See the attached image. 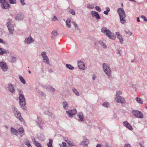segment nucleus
<instances>
[{"label":"nucleus","instance_id":"nucleus-12","mask_svg":"<svg viewBox=\"0 0 147 147\" xmlns=\"http://www.w3.org/2000/svg\"><path fill=\"white\" fill-rule=\"evenodd\" d=\"M24 15L21 12H20L17 14L15 17V19L17 21L20 20H22L24 19Z\"/></svg>","mask_w":147,"mask_h":147},{"label":"nucleus","instance_id":"nucleus-8","mask_svg":"<svg viewBox=\"0 0 147 147\" xmlns=\"http://www.w3.org/2000/svg\"><path fill=\"white\" fill-rule=\"evenodd\" d=\"M13 53V52H9V51L0 47V55L6 54V55L9 54L10 55H12Z\"/></svg>","mask_w":147,"mask_h":147},{"label":"nucleus","instance_id":"nucleus-5","mask_svg":"<svg viewBox=\"0 0 147 147\" xmlns=\"http://www.w3.org/2000/svg\"><path fill=\"white\" fill-rule=\"evenodd\" d=\"M13 111L15 116L21 121H23L24 119L22 117L21 113L14 106L12 107Z\"/></svg>","mask_w":147,"mask_h":147},{"label":"nucleus","instance_id":"nucleus-6","mask_svg":"<svg viewBox=\"0 0 147 147\" xmlns=\"http://www.w3.org/2000/svg\"><path fill=\"white\" fill-rule=\"evenodd\" d=\"M0 4L1 7L3 9H7L10 7L9 4L5 0H0Z\"/></svg>","mask_w":147,"mask_h":147},{"label":"nucleus","instance_id":"nucleus-20","mask_svg":"<svg viewBox=\"0 0 147 147\" xmlns=\"http://www.w3.org/2000/svg\"><path fill=\"white\" fill-rule=\"evenodd\" d=\"M9 31L10 34H12L14 32V28L13 25H10L7 27Z\"/></svg>","mask_w":147,"mask_h":147},{"label":"nucleus","instance_id":"nucleus-42","mask_svg":"<svg viewBox=\"0 0 147 147\" xmlns=\"http://www.w3.org/2000/svg\"><path fill=\"white\" fill-rule=\"evenodd\" d=\"M9 3L11 4H14L16 3V0H9Z\"/></svg>","mask_w":147,"mask_h":147},{"label":"nucleus","instance_id":"nucleus-44","mask_svg":"<svg viewBox=\"0 0 147 147\" xmlns=\"http://www.w3.org/2000/svg\"><path fill=\"white\" fill-rule=\"evenodd\" d=\"M51 34L54 36H55L57 35V32L56 30H54L52 32Z\"/></svg>","mask_w":147,"mask_h":147},{"label":"nucleus","instance_id":"nucleus-22","mask_svg":"<svg viewBox=\"0 0 147 147\" xmlns=\"http://www.w3.org/2000/svg\"><path fill=\"white\" fill-rule=\"evenodd\" d=\"M62 105L63 106V108L65 110H67L68 109L69 105L67 102L65 101L63 102L62 103Z\"/></svg>","mask_w":147,"mask_h":147},{"label":"nucleus","instance_id":"nucleus-15","mask_svg":"<svg viewBox=\"0 0 147 147\" xmlns=\"http://www.w3.org/2000/svg\"><path fill=\"white\" fill-rule=\"evenodd\" d=\"M34 41L33 38L30 36L26 38L25 40V42L27 44H30Z\"/></svg>","mask_w":147,"mask_h":147},{"label":"nucleus","instance_id":"nucleus-63","mask_svg":"<svg viewBox=\"0 0 147 147\" xmlns=\"http://www.w3.org/2000/svg\"><path fill=\"white\" fill-rule=\"evenodd\" d=\"M136 19H137V21L138 22H140V19L139 17H137Z\"/></svg>","mask_w":147,"mask_h":147},{"label":"nucleus","instance_id":"nucleus-17","mask_svg":"<svg viewBox=\"0 0 147 147\" xmlns=\"http://www.w3.org/2000/svg\"><path fill=\"white\" fill-rule=\"evenodd\" d=\"M8 90L11 93H13L15 91V89L13 85L11 84H9L8 85Z\"/></svg>","mask_w":147,"mask_h":147},{"label":"nucleus","instance_id":"nucleus-28","mask_svg":"<svg viewBox=\"0 0 147 147\" xmlns=\"http://www.w3.org/2000/svg\"><path fill=\"white\" fill-rule=\"evenodd\" d=\"M65 66L66 67L69 69L71 70H73L74 69V68L70 64H66L65 65Z\"/></svg>","mask_w":147,"mask_h":147},{"label":"nucleus","instance_id":"nucleus-43","mask_svg":"<svg viewBox=\"0 0 147 147\" xmlns=\"http://www.w3.org/2000/svg\"><path fill=\"white\" fill-rule=\"evenodd\" d=\"M0 43H2L4 45H7V43L5 41H3V40L0 38Z\"/></svg>","mask_w":147,"mask_h":147},{"label":"nucleus","instance_id":"nucleus-49","mask_svg":"<svg viewBox=\"0 0 147 147\" xmlns=\"http://www.w3.org/2000/svg\"><path fill=\"white\" fill-rule=\"evenodd\" d=\"M125 32L126 34H128L129 35H131L132 34V32H130L129 30L128 31L125 30Z\"/></svg>","mask_w":147,"mask_h":147},{"label":"nucleus","instance_id":"nucleus-60","mask_svg":"<svg viewBox=\"0 0 147 147\" xmlns=\"http://www.w3.org/2000/svg\"><path fill=\"white\" fill-rule=\"evenodd\" d=\"M62 144H63V145H62V146L63 147H66V143L65 142H62Z\"/></svg>","mask_w":147,"mask_h":147},{"label":"nucleus","instance_id":"nucleus-50","mask_svg":"<svg viewBox=\"0 0 147 147\" xmlns=\"http://www.w3.org/2000/svg\"><path fill=\"white\" fill-rule=\"evenodd\" d=\"M71 20V19H67L66 21V24H69Z\"/></svg>","mask_w":147,"mask_h":147},{"label":"nucleus","instance_id":"nucleus-26","mask_svg":"<svg viewBox=\"0 0 147 147\" xmlns=\"http://www.w3.org/2000/svg\"><path fill=\"white\" fill-rule=\"evenodd\" d=\"M98 43L103 48L105 49L107 48V46L104 43L103 41L100 40L98 41Z\"/></svg>","mask_w":147,"mask_h":147},{"label":"nucleus","instance_id":"nucleus-64","mask_svg":"<svg viewBox=\"0 0 147 147\" xmlns=\"http://www.w3.org/2000/svg\"><path fill=\"white\" fill-rule=\"evenodd\" d=\"M96 147H101L100 144H98L96 146Z\"/></svg>","mask_w":147,"mask_h":147},{"label":"nucleus","instance_id":"nucleus-61","mask_svg":"<svg viewBox=\"0 0 147 147\" xmlns=\"http://www.w3.org/2000/svg\"><path fill=\"white\" fill-rule=\"evenodd\" d=\"M116 35L117 36H119L121 34L119 33V32H116L115 33Z\"/></svg>","mask_w":147,"mask_h":147},{"label":"nucleus","instance_id":"nucleus-2","mask_svg":"<svg viewBox=\"0 0 147 147\" xmlns=\"http://www.w3.org/2000/svg\"><path fill=\"white\" fill-rule=\"evenodd\" d=\"M117 11L119 16L120 22L122 24H124L126 22L125 18L126 16L123 9L120 8L118 9Z\"/></svg>","mask_w":147,"mask_h":147},{"label":"nucleus","instance_id":"nucleus-41","mask_svg":"<svg viewBox=\"0 0 147 147\" xmlns=\"http://www.w3.org/2000/svg\"><path fill=\"white\" fill-rule=\"evenodd\" d=\"M11 61L12 62H14L16 61V57H13L11 56Z\"/></svg>","mask_w":147,"mask_h":147},{"label":"nucleus","instance_id":"nucleus-33","mask_svg":"<svg viewBox=\"0 0 147 147\" xmlns=\"http://www.w3.org/2000/svg\"><path fill=\"white\" fill-rule=\"evenodd\" d=\"M136 100L140 104H142L143 103L142 100L140 98L136 97Z\"/></svg>","mask_w":147,"mask_h":147},{"label":"nucleus","instance_id":"nucleus-47","mask_svg":"<svg viewBox=\"0 0 147 147\" xmlns=\"http://www.w3.org/2000/svg\"><path fill=\"white\" fill-rule=\"evenodd\" d=\"M87 7L88 8L90 9H93L94 8L93 6L90 4H88Z\"/></svg>","mask_w":147,"mask_h":147},{"label":"nucleus","instance_id":"nucleus-7","mask_svg":"<svg viewBox=\"0 0 147 147\" xmlns=\"http://www.w3.org/2000/svg\"><path fill=\"white\" fill-rule=\"evenodd\" d=\"M134 115L136 117L142 118L143 117V113L138 110H134L132 111Z\"/></svg>","mask_w":147,"mask_h":147},{"label":"nucleus","instance_id":"nucleus-53","mask_svg":"<svg viewBox=\"0 0 147 147\" xmlns=\"http://www.w3.org/2000/svg\"><path fill=\"white\" fill-rule=\"evenodd\" d=\"M141 18L143 19L144 21L147 22V19H146L144 16H141Z\"/></svg>","mask_w":147,"mask_h":147},{"label":"nucleus","instance_id":"nucleus-32","mask_svg":"<svg viewBox=\"0 0 147 147\" xmlns=\"http://www.w3.org/2000/svg\"><path fill=\"white\" fill-rule=\"evenodd\" d=\"M73 92L77 96H78L79 95V93L78 92L77 90L75 88H73L72 89Z\"/></svg>","mask_w":147,"mask_h":147},{"label":"nucleus","instance_id":"nucleus-59","mask_svg":"<svg viewBox=\"0 0 147 147\" xmlns=\"http://www.w3.org/2000/svg\"><path fill=\"white\" fill-rule=\"evenodd\" d=\"M40 55H46V53L45 51L41 53Z\"/></svg>","mask_w":147,"mask_h":147},{"label":"nucleus","instance_id":"nucleus-52","mask_svg":"<svg viewBox=\"0 0 147 147\" xmlns=\"http://www.w3.org/2000/svg\"><path fill=\"white\" fill-rule=\"evenodd\" d=\"M35 145L36 147H42L40 144L38 142Z\"/></svg>","mask_w":147,"mask_h":147},{"label":"nucleus","instance_id":"nucleus-46","mask_svg":"<svg viewBox=\"0 0 147 147\" xmlns=\"http://www.w3.org/2000/svg\"><path fill=\"white\" fill-rule=\"evenodd\" d=\"M96 9L98 11L100 12L101 11V9L100 7L98 6H96L95 7Z\"/></svg>","mask_w":147,"mask_h":147},{"label":"nucleus","instance_id":"nucleus-56","mask_svg":"<svg viewBox=\"0 0 147 147\" xmlns=\"http://www.w3.org/2000/svg\"><path fill=\"white\" fill-rule=\"evenodd\" d=\"M125 147H131V146L129 144H126L124 145Z\"/></svg>","mask_w":147,"mask_h":147},{"label":"nucleus","instance_id":"nucleus-13","mask_svg":"<svg viewBox=\"0 0 147 147\" xmlns=\"http://www.w3.org/2000/svg\"><path fill=\"white\" fill-rule=\"evenodd\" d=\"M78 67L80 69L84 70L85 69V65L82 61H78Z\"/></svg>","mask_w":147,"mask_h":147},{"label":"nucleus","instance_id":"nucleus-14","mask_svg":"<svg viewBox=\"0 0 147 147\" xmlns=\"http://www.w3.org/2000/svg\"><path fill=\"white\" fill-rule=\"evenodd\" d=\"M117 99L116 102L118 103H120L121 104H125V98L121 96H120L117 98H115Z\"/></svg>","mask_w":147,"mask_h":147},{"label":"nucleus","instance_id":"nucleus-21","mask_svg":"<svg viewBox=\"0 0 147 147\" xmlns=\"http://www.w3.org/2000/svg\"><path fill=\"white\" fill-rule=\"evenodd\" d=\"M11 132L12 134L16 136L18 135V133L16 129L13 127H11Z\"/></svg>","mask_w":147,"mask_h":147},{"label":"nucleus","instance_id":"nucleus-18","mask_svg":"<svg viewBox=\"0 0 147 147\" xmlns=\"http://www.w3.org/2000/svg\"><path fill=\"white\" fill-rule=\"evenodd\" d=\"M78 116L79 118L78 119V121H84L85 120L84 119L83 117V115L82 113L81 112L79 113V114L78 115Z\"/></svg>","mask_w":147,"mask_h":147},{"label":"nucleus","instance_id":"nucleus-9","mask_svg":"<svg viewBox=\"0 0 147 147\" xmlns=\"http://www.w3.org/2000/svg\"><path fill=\"white\" fill-rule=\"evenodd\" d=\"M0 66L2 70L4 72L7 71L8 69V66L6 63L3 61L0 62Z\"/></svg>","mask_w":147,"mask_h":147},{"label":"nucleus","instance_id":"nucleus-11","mask_svg":"<svg viewBox=\"0 0 147 147\" xmlns=\"http://www.w3.org/2000/svg\"><path fill=\"white\" fill-rule=\"evenodd\" d=\"M76 109L68 110L66 111V113L68 115V116L70 117H72L76 113Z\"/></svg>","mask_w":147,"mask_h":147},{"label":"nucleus","instance_id":"nucleus-62","mask_svg":"<svg viewBox=\"0 0 147 147\" xmlns=\"http://www.w3.org/2000/svg\"><path fill=\"white\" fill-rule=\"evenodd\" d=\"M63 139H64L65 141L66 142V141L69 140L67 138H66L65 137H63Z\"/></svg>","mask_w":147,"mask_h":147},{"label":"nucleus","instance_id":"nucleus-36","mask_svg":"<svg viewBox=\"0 0 147 147\" xmlns=\"http://www.w3.org/2000/svg\"><path fill=\"white\" fill-rule=\"evenodd\" d=\"M109 105V103L107 102H104L102 104L103 106L106 107H108Z\"/></svg>","mask_w":147,"mask_h":147},{"label":"nucleus","instance_id":"nucleus-29","mask_svg":"<svg viewBox=\"0 0 147 147\" xmlns=\"http://www.w3.org/2000/svg\"><path fill=\"white\" fill-rule=\"evenodd\" d=\"M106 10L105 11H104V13L106 15H107L108 14V13L110 11V8L108 7H106L105 8Z\"/></svg>","mask_w":147,"mask_h":147},{"label":"nucleus","instance_id":"nucleus-48","mask_svg":"<svg viewBox=\"0 0 147 147\" xmlns=\"http://www.w3.org/2000/svg\"><path fill=\"white\" fill-rule=\"evenodd\" d=\"M72 23L74 25V27L76 28H77L78 30H79V29L78 28V25L76 23L74 22H72Z\"/></svg>","mask_w":147,"mask_h":147},{"label":"nucleus","instance_id":"nucleus-25","mask_svg":"<svg viewBox=\"0 0 147 147\" xmlns=\"http://www.w3.org/2000/svg\"><path fill=\"white\" fill-rule=\"evenodd\" d=\"M88 144V140L87 139H84L80 143V144L86 146Z\"/></svg>","mask_w":147,"mask_h":147},{"label":"nucleus","instance_id":"nucleus-31","mask_svg":"<svg viewBox=\"0 0 147 147\" xmlns=\"http://www.w3.org/2000/svg\"><path fill=\"white\" fill-rule=\"evenodd\" d=\"M19 77L20 81L22 83L24 84H26L25 80L22 76H19Z\"/></svg>","mask_w":147,"mask_h":147},{"label":"nucleus","instance_id":"nucleus-27","mask_svg":"<svg viewBox=\"0 0 147 147\" xmlns=\"http://www.w3.org/2000/svg\"><path fill=\"white\" fill-rule=\"evenodd\" d=\"M49 142L47 143V144L48 147H53L52 146L53 140L51 139H49Z\"/></svg>","mask_w":147,"mask_h":147},{"label":"nucleus","instance_id":"nucleus-10","mask_svg":"<svg viewBox=\"0 0 147 147\" xmlns=\"http://www.w3.org/2000/svg\"><path fill=\"white\" fill-rule=\"evenodd\" d=\"M90 14L92 17H95L97 20L101 18V17L98 13L95 11H92L90 13Z\"/></svg>","mask_w":147,"mask_h":147},{"label":"nucleus","instance_id":"nucleus-57","mask_svg":"<svg viewBox=\"0 0 147 147\" xmlns=\"http://www.w3.org/2000/svg\"><path fill=\"white\" fill-rule=\"evenodd\" d=\"M66 26L67 27L69 28H71V25L70 23L66 24Z\"/></svg>","mask_w":147,"mask_h":147},{"label":"nucleus","instance_id":"nucleus-58","mask_svg":"<svg viewBox=\"0 0 147 147\" xmlns=\"http://www.w3.org/2000/svg\"><path fill=\"white\" fill-rule=\"evenodd\" d=\"M93 75L94 76L93 77H92V80H94L96 78V77L95 76V75L94 74H93Z\"/></svg>","mask_w":147,"mask_h":147},{"label":"nucleus","instance_id":"nucleus-34","mask_svg":"<svg viewBox=\"0 0 147 147\" xmlns=\"http://www.w3.org/2000/svg\"><path fill=\"white\" fill-rule=\"evenodd\" d=\"M67 143L70 146H74V143L72 141L70 140L66 141Z\"/></svg>","mask_w":147,"mask_h":147},{"label":"nucleus","instance_id":"nucleus-3","mask_svg":"<svg viewBox=\"0 0 147 147\" xmlns=\"http://www.w3.org/2000/svg\"><path fill=\"white\" fill-rule=\"evenodd\" d=\"M102 67L105 73L109 77H110L111 76V71L108 64L106 63H104L103 64Z\"/></svg>","mask_w":147,"mask_h":147},{"label":"nucleus","instance_id":"nucleus-19","mask_svg":"<svg viewBox=\"0 0 147 147\" xmlns=\"http://www.w3.org/2000/svg\"><path fill=\"white\" fill-rule=\"evenodd\" d=\"M45 88L47 90L51 92H54L55 91V89L50 86H46Z\"/></svg>","mask_w":147,"mask_h":147},{"label":"nucleus","instance_id":"nucleus-16","mask_svg":"<svg viewBox=\"0 0 147 147\" xmlns=\"http://www.w3.org/2000/svg\"><path fill=\"white\" fill-rule=\"evenodd\" d=\"M123 125L129 130H131L132 129L131 126L127 121H125L123 122Z\"/></svg>","mask_w":147,"mask_h":147},{"label":"nucleus","instance_id":"nucleus-4","mask_svg":"<svg viewBox=\"0 0 147 147\" xmlns=\"http://www.w3.org/2000/svg\"><path fill=\"white\" fill-rule=\"evenodd\" d=\"M19 103L21 107L24 110H26V103L24 96L21 94H20L19 96Z\"/></svg>","mask_w":147,"mask_h":147},{"label":"nucleus","instance_id":"nucleus-51","mask_svg":"<svg viewBox=\"0 0 147 147\" xmlns=\"http://www.w3.org/2000/svg\"><path fill=\"white\" fill-rule=\"evenodd\" d=\"M20 1L22 5H25L24 0H20Z\"/></svg>","mask_w":147,"mask_h":147},{"label":"nucleus","instance_id":"nucleus-38","mask_svg":"<svg viewBox=\"0 0 147 147\" xmlns=\"http://www.w3.org/2000/svg\"><path fill=\"white\" fill-rule=\"evenodd\" d=\"M18 131L20 134H22L24 132V130L22 127H20L18 130Z\"/></svg>","mask_w":147,"mask_h":147},{"label":"nucleus","instance_id":"nucleus-23","mask_svg":"<svg viewBox=\"0 0 147 147\" xmlns=\"http://www.w3.org/2000/svg\"><path fill=\"white\" fill-rule=\"evenodd\" d=\"M43 56V59L44 62L47 64H49V59L47 56Z\"/></svg>","mask_w":147,"mask_h":147},{"label":"nucleus","instance_id":"nucleus-45","mask_svg":"<svg viewBox=\"0 0 147 147\" xmlns=\"http://www.w3.org/2000/svg\"><path fill=\"white\" fill-rule=\"evenodd\" d=\"M139 61V60L136 59V58L134 57V59H132L131 60V61L133 63L134 62H137Z\"/></svg>","mask_w":147,"mask_h":147},{"label":"nucleus","instance_id":"nucleus-39","mask_svg":"<svg viewBox=\"0 0 147 147\" xmlns=\"http://www.w3.org/2000/svg\"><path fill=\"white\" fill-rule=\"evenodd\" d=\"M122 94V92L120 91H117L116 92V96L117 97H119L120 96H119L120 95H121Z\"/></svg>","mask_w":147,"mask_h":147},{"label":"nucleus","instance_id":"nucleus-24","mask_svg":"<svg viewBox=\"0 0 147 147\" xmlns=\"http://www.w3.org/2000/svg\"><path fill=\"white\" fill-rule=\"evenodd\" d=\"M24 142L28 147H32L30 144V142L27 139H26L24 140Z\"/></svg>","mask_w":147,"mask_h":147},{"label":"nucleus","instance_id":"nucleus-1","mask_svg":"<svg viewBox=\"0 0 147 147\" xmlns=\"http://www.w3.org/2000/svg\"><path fill=\"white\" fill-rule=\"evenodd\" d=\"M102 32L105 34V35L110 39L112 40H115L116 36L111 31L107 29L106 27H104L101 30Z\"/></svg>","mask_w":147,"mask_h":147},{"label":"nucleus","instance_id":"nucleus-40","mask_svg":"<svg viewBox=\"0 0 147 147\" xmlns=\"http://www.w3.org/2000/svg\"><path fill=\"white\" fill-rule=\"evenodd\" d=\"M69 12L72 15H75L76 14L74 10L73 9H71L69 11Z\"/></svg>","mask_w":147,"mask_h":147},{"label":"nucleus","instance_id":"nucleus-55","mask_svg":"<svg viewBox=\"0 0 147 147\" xmlns=\"http://www.w3.org/2000/svg\"><path fill=\"white\" fill-rule=\"evenodd\" d=\"M105 146L106 147H111L110 145L107 143L105 144Z\"/></svg>","mask_w":147,"mask_h":147},{"label":"nucleus","instance_id":"nucleus-30","mask_svg":"<svg viewBox=\"0 0 147 147\" xmlns=\"http://www.w3.org/2000/svg\"><path fill=\"white\" fill-rule=\"evenodd\" d=\"M117 38L119 39L120 42L121 44L123 43V40L121 34L119 35V36H117Z\"/></svg>","mask_w":147,"mask_h":147},{"label":"nucleus","instance_id":"nucleus-35","mask_svg":"<svg viewBox=\"0 0 147 147\" xmlns=\"http://www.w3.org/2000/svg\"><path fill=\"white\" fill-rule=\"evenodd\" d=\"M12 21V20L11 19H9L7 20V27L9 26L10 25H12L11 23V22Z\"/></svg>","mask_w":147,"mask_h":147},{"label":"nucleus","instance_id":"nucleus-37","mask_svg":"<svg viewBox=\"0 0 147 147\" xmlns=\"http://www.w3.org/2000/svg\"><path fill=\"white\" fill-rule=\"evenodd\" d=\"M31 139H32V142L34 144H36L37 142H38V141L36 140V139L34 137H31Z\"/></svg>","mask_w":147,"mask_h":147},{"label":"nucleus","instance_id":"nucleus-54","mask_svg":"<svg viewBox=\"0 0 147 147\" xmlns=\"http://www.w3.org/2000/svg\"><path fill=\"white\" fill-rule=\"evenodd\" d=\"M36 123L37 125L39 126V127H40V128L42 129V126L40 125V123H39L37 121H36Z\"/></svg>","mask_w":147,"mask_h":147}]
</instances>
